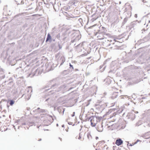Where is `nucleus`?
<instances>
[{"mask_svg":"<svg viewBox=\"0 0 150 150\" xmlns=\"http://www.w3.org/2000/svg\"><path fill=\"white\" fill-rule=\"evenodd\" d=\"M104 34L103 33H101L99 34L97 36L98 39L99 40H102L105 38Z\"/></svg>","mask_w":150,"mask_h":150,"instance_id":"f257e3e1","label":"nucleus"},{"mask_svg":"<svg viewBox=\"0 0 150 150\" xmlns=\"http://www.w3.org/2000/svg\"><path fill=\"white\" fill-rule=\"evenodd\" d=\"M123 143V141L120 138L117 139L115 142V144L118 146L121 145Z\"/></svg>","mask_w":150,"mask_h":150,"instance_id":"f03ea898","label":"nucleus"},{"mask_svg":"<svg viewBox=\"0 0 150 150\" xmlns=\"http://www.w3.org/2000/svg\"><path fill=\"white\" fill-rule=\"evenodd\" d=\"M118 96V93L117 92H114L112 94L111 98L112 99H114L117 97Z\"/></svg>","mask_w":150,"mask_h":150,"instance_id":"7ed1b4c3","label":"nucleus"},{"mask_svg":"<svg viewBox=\"0 0 150 150\" xmlns=\"http://www.w3.org/2000/svg\"><path fill=\"white\" fill-rule=\"evenodd\" d=\"M144 137L146 139H149L150 137V131L145 133L144 136Z\"/></svg>","mask_w":150,"mask_h":150,"instance_id":"20e7f679","label":"nucleus"},{"mask_svg":"<svg viewBox=\"0 0 150 150\" xmlns=\"http://www.w3.org/2000/svg\"><path fill=\"white\" fill-rule=\"evenodd\" d=\"M52 39V38L50 35L48 33L47 35V37L46 41V42H47V41L50 40Z\"/></svg>","mask_w":150,"mask_h":150,"instance_id":"39448f33","label":"nucleus"},{"mask_svg":"<svg viewBox=\"0 0 150 150\" xmlns=\"http://www.w3.org/2000/svg\"><path fill=\"white\" fill-rule=\"evenodd\" d=\"M94 120L93 119H92L91 120V125L93 127L95 126L96 125V123L94 122Z\"/></svg>","mask_w":150,"mask_h":150,"instance_id":"423d86ee","label":"nucleus"},{"mask_svg":"<svg viewBox=\"0 0 150 150\" xmlns=\"http://www.w3.org/2000/svg\"><path fill=\"white\" fill-rule=\"evenodd\" d=\"M142 1L144 3H147V5H146V6L148 7H150V4L146 0H143Z\"/></svg>","mask_w":150,"mask_h":150,"instance_id":"0eeeda50","label":"nucleus"},{"mask_svg":"<svg viewBox=\"0 0 150 150\" xmlns=\"http://www.w3.org/2000/svg\"><path fill=\"white\" fill-rule=\"evenodd\" d=\"M25 2L26 4H27V6H29L31 4L30 3H29V4H28L29 3V1L28 0H25Z\"/></svg>","mask_w":150,"mask_h":150,"instance_id":"6e6552de","label":"nucleus"},{"mask_svg":"<svg viewBox=\"0 0 150 150\" xmlns=\"http://www.w3.org/2000/svg\"><path fill=\"white\" fill-rule=\"evenodd\" d=\"M14 103V101L13 100H11L10 101V104L11 105H12Z\"/></svg>","mask_w":150,"mask_h":150,"instance_id":"1a4fd4ad","label":"nucleus"},{"mask_svg":"<svg viewBox=\"0 0 150 150\" xmlns=\"http://www.w3.org/2000/svg\"><path fill=\"white\" fill-rule=\"evenodd\" d=\"M46 121H44L43 122L44 123H45L46 122ZM50 123H47V124H44V125H45V126H48L49 124H50Z\"/></svg>","mask_w":150,"mask_h":150,"instance_id":"9d476101","label":"nucleus"},{"mask_svg":"<svg viewBox=\"0 0 150 150\" xmlns=\"http://www.w3.org/2000/svg\"><path fill=\"white\" fill-rule=\"evenodd\" d=\"M37 140L38 141H41L42 139L41 138H38Z\"/></svg>","mask_w":150,"mask_h":150,"instance_id":"9b49d317","label":"nucleus"},{"mask_svg":"<svg viewBox=\"0 0 150 150\" xmlns=\"http://www.w3.org/2000/svg\"><path fill=\"white\" fill-rule=\"evenodd\" d=\"M110 2V0H105V3H106V2Z\"/></svg>","mask_w":150,"mask_h":150,"instance_id":"f8f14e48","label":"nucleus"},{"mask_svg":"<svg viewBox=\"0 0 150 150\" xmlns=\"http://www.w3.org/2000/svg\"><path fill=\"white\" fill-rule=\"evenodd\" d=\"M69 66L70 67H72V69H74V68L73 67V66L72 65L70 64V65H69Z\"/></svg>","mask_w":150,"mask_h":150,"instance_id":"ddd939ff","label":"nucleus"},{"mask_svg":"<svg viewBox=\"0 0 150 150\" xmlns=\"http://www.w3.org/2000/svg\"><path fill=\"white\" fill-rule=\"evenodd\" d=\"M95 25H93V26H91V28H94V26Z\"/></svg>","mask_w":150,"mask_h":150,"instance_id":"4468645a","label":"nucleus"},{"mask_svg":"<svg viewBox=\"0 0 150 150\" xmlns=\"http://www.w3.org/2000/svg\"><path fill=\"white\" fill-rule=\"evenodd\" d=\"M148 126L150 127V122L148 125Z\"/></svg>","mask_w":150,"mask_h":150,"instance_id":"2eb2a0df","label":"nucleus"},{"mask_svg":"<svg viewBox=\"0 0 150 150\" xmlns=\"http://www.w3.org/2000/svg\"><path fill=\"white\" fill-rule=\"evenodd\" d=\"M95 29H97V30H98V26L96 27V28H95Z\"/></svg>","mask_w":150,"mask_h":150,"instance_id":"dca6fc26","label":"nucleus"},{"mask_svg":"<svg viewBox=\"0 0 150 150\" xmlns=\"http://www.w3.org/2000/svg\"><path fill=\"white\" fill-rule=\"evenodd\" d=\"M62 61H63V62H64L65 61V60L64 59H63L62 60Z\"/></svg>","mask_w":150,"mask_h":150,"instance_id":"f3484780","label":"nucleus"},{"mask_svg":"<svg viewBox=\"0 0 150 150\" xmlns=\"http://www.w3.org/2000/svg\"><path fill=\"white\" fill-rule=\"evenodd\" d=\"M148 35H149V36H150V33H149V34Z\"/></svg>","mask_w":150,"mask_h":150,"instance_id":"a211bd4d","label":"nucleus"},{"mask_svg":"<svg viewBox=\"0 0 150 150\" xmlns=\"http://www.w3.org/2000/svg\"><path fill=\"white\" fill-rule=\"evenodd\" d=\"M96 30H94V31H96Z\"/></svg>","mask_w":150,"mask_h":150,"instance_id":"6ab92c4d","label":"nucleus"},{"mask_svg":"<svg viewBox=\"0 0 150 150\" xmlns=\"http://www.w3.org/2000/svg\"><path fill=\"white\" fill-rule=\"evenodd\" d=\"M29 2H31V1H30H30H29Z\"/></svg>","mask_w":150,"mask_h":150,"instance_id":"aec40b11","label":"nucleus"},{"mask_svg":"<svg viewBox=\"0 0 150 150\" xmlns=\"http://www.w3.org/2000/svg\"><path fill=\"white\" fill-rule=\"evenodd\" d=\"M74 115H72V116H74Z\"/></svg>","mask_w":150,"mask_h":150,"instance_id":"412c9836","label":"nucleus"}]
</instances>
